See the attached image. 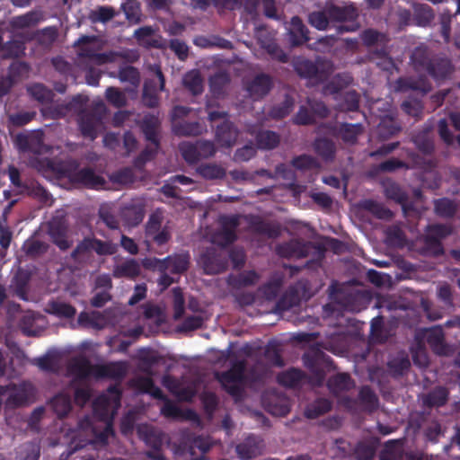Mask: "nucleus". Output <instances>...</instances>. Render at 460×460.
<instances>
[{"label":"nucleus","mask_w":460,"mask_h":460,"mask_svg":"<svg viewBox=\"0 0 460 460\" xmlns=\"http://www.w3.org/2000/svg\"><path fill=\"white\" fill-rule=\"evenodd\" d=\"M155 30L151 26H143L134 31V38L140 46L150 48L157 47V40H154L152 36Z\"/></svg>","instance_id":"obj_48"},{"label":"nucleus","mask_w":460,"mask_h":460,"mask_svg":"<svg viewBox=\"0 0 460 460\" xmlns=\"http://www.w3.org/2000/svg\"><path fill=\"white\" fill-rule=\"evenodd\" d=\"M45 312L60 319H72L76 314V309L69 303L59 300H49Z\"/></svg>","instance_id":"obj_24"},{"label":"nucleus","mask_w":460,"mask_h":460,"mask_svg":"<svg viewBox=\"0 0 460 460\" xmlns=\"http://www.w3.org/2000/svg\"><path fill=\"white\" fill-rule=\"evenodd\" d=\"M72 181L91 189H99L105 184L104 178L89 167L75 172L72 175Z\"/></svg>","instance_id":"obj_21"},{"label":"nucleus","mask_w":460,"mask_h":460,"mask_svg":"<svg viewBox=\"0 0 460 460\" xmlns=\"http://www.w3.org/2000/svg\"><path fill=\"white\" fill-rule=\"evenodd\" d=\"M238 226V219L234 217H226L222 221L221 230L215 234V242L222 246L226 247L232 244L237 239L235 229Z\"/></svg>","instance_id":"obj_16"},{"label":"nucleus","mask_w":460,"mask_h":460,"mask_svg":"<svg viewBox=\"0 0 460 460\" xmlns=\"http://www.w3.org/2000/svg\"><path fill=\"white\" fill-rule=\"evenodd\" d=\"M310 249L311 243L304 242L298 239H292L278 244L276 247V252L279 257L282 258L301 259L308 256Z\"/></svg>","instance_id":"obj_12"},{"label":"nucleus","mask_w":460,"mask_h":460,"mask_svg":"<svg viewBox=\"0 0 460 460\" xmlns=\"http://www.w3.org/2000/svg\"><path fill=\"white\" fill-rule=\"evenodd\" d=\"M327 386L333 394L347 392L355 386V382L348 373H338L327 381Z\"/></svg>","instance_id":"obj_29"},{"label":"nucleus","mask_w":460,"mask_h":460,"mask_svg":"<svg viewBox=\"0 0 460 460\" xmlns=\"http://www.w3.org/2000/svg\"><path fill=\"white\" fill-rule=\"evenodd\" d=\"M293 67L300 77L308 79L314 84H321L327 81L332 73L331 62L320 57L315 60L297 58L293 61Z\"/></svg>","instance_id":"obj_3"},{"label":"nucleus","mask_w":460,"mask_h":460,"mask_svg":"<svg viewBox=\"0 0 460 460\" xmlns=\"http://www.w3.org/2000/svg\"><path fill=\"white\" fill-rule=\"evenodd\" d=\"M256 142L261 149L271 150L279 146L280 137L275 131L261 130L256 136Z\"/></svg>","instance_id":"obj_41"},{"label":"nucleus","mask_w":460,"mask_h":460,"mask_svg":"<svg viewBox=\"0 0 460 460\" xmlns=\"http://www.w3.org/2000/svg\"><path fill=\"white\" fill-rule=\"evenodd\" d=\"M411 62L417 72H423L436 82L448 79L455 71L452 60L443 53H435L425 45L416 47Z\"/></svg>","instance_id":"obj_1"},{"label":"nucleus","mask_w":460,"mask_h":460,"mask_svg":"<svg viewBox=\"0 0 460 460\" xmlns=\"http://www.w3.org/2000/svg\"><path fill=\"white\" fill-rule=\"evenodd\" d=\"M331 19L327 13V6L324 5L323 10L314 11L308 15V22L311 26L319 31H324L329 27Z\"/></svg>","instance_id":"obj_50"},{"label":"nucleus","mask_w":460,"mask_h":460,"mask_svg":"<svg viewBox=\"0 0 460 460\" xmlns=\"http://www.w3.org/2000/svg\"><path fill=\"white\" fill-rule=\"evenodd\" d=\"M376 452V443L373 441H359L354 449L357 460H373Z\"/></svg>","instance_id":"obj_47"},{"label":"nucleus","mask_w":460,"mask_h":460,"mask_svg":"<svg viewBox=\"0 0 460 460\" xmlns=\"http://www.w3.org/2000/svg\"><path fill=\"white\" fill-rule=\"evenodd\" d=\"M49 405L58 418L63 419L72 409L71 397L63 393L58 394L50 400Z\"/></svg>","instance_id":"obj_31"},{"label":"nucleus","mask_w":460,"mask_h":460,"mask_svg":"<svg viewBox=\"0 0 460 460\" xmlns=\"http://www.w3.org/2000/svg\"><path fill=\"white\" fill-rule=\"evenodd\" d=\"M452 234V227L444 224L430 225L427 228V234L423 238L422 252L428 256L438 257L445 251L442 240Z\"/></svg>","instance_id":"obj_6"},{"label":"nucleus","mask_w":460,"mask_h":460,"mask_svg":"<svg viewBox=\"0 0 460 460\" xmlns=\"http://www.w3.org/2000/svg\"><path fill=\"white\" fill-rule=\"evenodd\" d=\"M261 48L267 51V53L271 57L272 59L278 60L281 63L288 62V56L275 42V40H261Z\"/></svg>","instance_id":"obj_52"},{"label":"nucleus","mask_w":460,"mask_h":460,"mask_svg":"<svg viewBox=\"0 0 460 460\" xmlns=\"http://www.w3.org/2000/svg\"><path fill=\"white\" fill-rule=\"evenodd\" d=\"M93 251L92 239L90 237L84 238L79 242L76 247L71 252V258L77 262H81L83 259Z\"/></svg>","instance_id":"obj_56"},{"label":"nucleus","mask_w":460,"mask_h":460,"mask_svg":"<svg viewBox=\"0 0 460 460\" xmlns=\"http://www.w3.org/2000/svg\"><path fill=\"white\" fill-rule=\"evenodd\" d=\"M30 393L25 385H0V406L13 410L22 406L29 400Z\"/></svg>","instance_id":"obj_9"},{"label":"nucleus","mask_w":460,"mask_h":460,"mask_svg":"<svg viewBox=\"0 0 460 460\" xmlns=\"http://www.w3.org/2000/svg\"><path fill=\"white\" fill-rule=\"evenodd\" d=\"M119 79L121 82H127L133 85H137L140 80L138 70L132 66L120 67L119 70Z\"/></svg>","instance_id":"obj_63"},{"label":"nucleus","mask_w":460,"mask_h":460,"mask_svg":"<svg viewBox=\"0 0 460 460\" xmlns=\"http://www.w3.org/2000/svg\"><path fill=\"white\" fill-rule=\"evenodd\" d=\"M204 126L199 121L179 120L172 122V132L179 137H198L204 131Z\"/></svg>","instance_id":"obj_26"},{"label":"nucleus","mask_w":460,"mask_h":460,"mask_svg":"<svg viewBox=\"0 0 460 460\" xmlns=\"http://www.w3.org/2000/svg\"><path fill=\"white\" fill-rule=\"evenodd\" d=\"M42 20V13L39 11H30L13 19L12 24L17 29H26L37 25Z\"/></svg>","instance_id":"obj_40"},{"label":"nucleus","mask_w":460,"mask_h":460,"mask_svg":"<svg viewBox=\"0 0 460 460\" xmlns=\"http://www.w3.org/2000/svg\"><path fill=\"white\" fill-rule=\"evenodd\" d=\"M359 39L365 47L368 49L376 48L373 51V55L376 58H386L388 57V43L390 39L386 33L373 28H367L359 33Z\"/></svg>","instance_id":"obj_8"},{"label":"nucleus","mask_w":460,"mask_h":460,"mask_svg":"<svg viewBox=\"0 0 460 460\" xmlns=\"http://www.w3.org/2000/svg\"><path fill=\"white\" fill-rule=\"evenodd\" d=\"M272 87V80L266 74L257 75L247 85L246 89L250 96L257 101L267 95Z\"/></svg>","instance_id":"obj_18"},{"label":"nucleus","mask_w":460,"mask_h":460,"mask_svg":"<svg viewBox=\"0 0 460 460\" xmlns=\"http://www.w3.org/2000/svg\"><path fill=\"white\" fill-rule=\"evenodd\" d=\"M88 98L81 94L74 96L70 101L56 104L53 112L58 118H64L71 114H76L79 118L83 112L88 110L85 108Z\"/></svg>","instance_id":"obj_14"},{"label":"nucleus","mask_w":460,"mask_h":460,"mask_svg":"<svg viewBox=\"0 0 460 460\" xmlns=\"http://www.w3.org/2000/svg\"><path fill=\"white\" fill-rule=\"evenodd\" d=\"M199 263L208 275L218 274L227 269V259L223 252L208 248L199 257Z\"/></svg>","instance_id":"obj_10"},{"label":"nucleus","mask_w":460,"mask_h":460,"mask_svg":"<svg viewBox=\"0 0 460 460\" xmlns=\"http://www.w3.org/2000/svg\"><path fill=\"white\" fill-rule=\"evenodd\" d=\"M327 13L331 22H355L358 17V9L352 4H334L327 2Z\"/></svg>","instance_id":"obj_15"},{"label":"nucleus","mask_w":460,"mask_h":460,"mask_svg":"<svg viewBox=\"0 0 460 460\" xmlns=\"http://www.w3.org/2000/svg\"><path fill=\"white\" fill-rule=\"evenodd\" d=\"M93 366L86 358H75L69 365V372L77 379L84 380L92 373Z\"/></svg>","instance_id":"obj_37"},{"label":"nucleus","mask_w":460,"mask_h":460,"mask_svg":"<svg viewBox=\"0 0 460 460\" xmlns=\"http://www.w3.org/2000/svg\"><path fill=\"white\" fill-rule=\"evenodd\" d=\"M115 16V11L111 6H98L96 9L92 10L89 18L96 22L105 23L111 21Z\"/></svg>","instance_id":"obj_54"},{"label":"nucleus","mask_w":460,"mask_h":460,"mask_svg":"<svg viewBox=\"0 0 460 460\" xmlns=\"http://www.w3.org/2000/svg\"><path fill=\"white\" fill-rule=\"evenodd\" d=\"M306 103L310 108L312 114H314V117H318L320 119L329 117L330 110L323 101L316 100L314 98H307Z\"/></svg>","instance_id":"obj_60"},{"label":"nucleus","mask_w":460,"mask_h":460,"mask_svg":"<svg viewBox=\"0 0 460 460\" xmlns=\"http://www.w3.org/2000/svg\"><path fill=\"white\" fill-rule=\"evenodd\" d=\"M160 148V141L149 143L135 159V164L137 167L144 166L147 162L155 158Z\"/></svg>","instance_id":"obj_51"},{"label":"nucleus","mask_w":460,"mask_h":460,"mask_svg":"<svg viewBox=\"0 0 460 460\" xmlns=\"http://www.w3.org/2000/svg\"><path fill=\"white\" fill-rule=\"evenodd\" d=\"M406 157L411 161V164L397 157H390L377 164H374L369 169V174L376 176L381 173H393L399 170L408 171L413 169L420 164V155L411 149L403 148Z\"/></svg>","instance_id":"obj_7"},{"label":"nucleus","mask_w":460,"mask_h":460,"mask_svg":"<svg viewBox=\"0 0 460 460\" xmlns=\"http://www.w3.org/2000/svg\"><path fill=\"white\" fill-rule=\"evenodd\" d=\"M172 292L173 296V317L175 320H179L185 312V299L181 288H173Z\"/></svg>","instance_id":"obj_57"},{"label":"nucleus","mask_w":460,"mask_h":460,"mask_svg":"<svg viewBox=\"0 0 460 460\" xmlns=\"http://www.w3.org/2000/svg\"><path fill=\"white\" fill-rule=\"evenodd\" d=\"M140 265L135 259H129L114 268L113 275L116 278L135 279L140 274Z\"/></svg>","instance_id":"obj_34"},{"label":"nucleus","mask_w":460,"mask_h":460,"mask_svg":"<svg viewBox=\"0 0 460 460\" xmlns=\"http://www.w3.org/2000/svg\"><path fill=\"white\" fill-rule=\"evenodd\" d=\"M401 107L406 114L417 119L421 117L424 109L422 102L417 99L405 100Z\"/></svg>","instance_id":"obj_61"},{"label":"nucleus","mask_w":460,"mask_h":460,"mask_svg":"<svg viewBox=\"0 0 460 460\" xmlns=\"http://www.w3.org/2000/svg\"><path fill=\"white\" fill-rule=\"evenodd\" d=\"M139 127L147 142L155 143V141H160L159 130L161 121L158 115L153 113L145 114Z\"/></svg>","instance_id":"obj_19"},{"label":"nucleus","mask_w":460,"mask_h":460,"mask_svg":"<svg viewBox=\"0 0 460 460\" xmlns=\"http://www.w3.org/2000/svg\"><path fill=\"white\" fill-rule=\"evenodd\" d=\"M294 104V99L290 95L286 94L281 103L273 106L270 110L269 116L274 119H282L291 112Z\"/></svg>","instance_id":"obj_46"},{"label":"nucleus","mask_w":460,"mask_h":460,"mask_svg":"<svg viewBox=\"0 0 460 460\" xmlns=\"http://www.w3.org/2000/svg\"><path fill=\"white\" fill-rule=\"evenodd\" d=\"M23 194L35 199L43 206L50 207L54 203V198L49 191L34 181H29V185L25 186Z\"/></svg>","instance_id":"obj_27"},{"label":"nucleus","mask_w":460,"mask_h":460,"mask_svg":"<svg viewBox=\"0 0 460 460\" xmlns=\"http://www.w3.org/2000/svg\"><path fill=\"white\" fill-rule=\"evenodd\" d=\"M323 127L328 129V132L334 137L341 138L344 143L354 145L358 141V136L363 133L364 128L360 123H347L341 124L326 123Z\"/></svg>","instance_id":"obj_11"},{"label":"nucleus","mask_w":460,"mask_h":460,"mask_svg":"<svg viewBox=\"0 0 460 460\" xmlns=\"http://www.w3.org/2000/svg\"><path fill=\"white\" fill-rule=\"evenodd\" d=\"M190 254L188 252L174 253L164 258L167 270L172 274H182L190 266Z\"/></svg>","instance_id":"obj_28"},{"label":"nucleus","mask_w":460,"mask_h":460,"mask_svg":"<svg viewBox=\"0 0 460 460\" xmlns=\"http://www.w3.org/2000/svg\"><path fill=\"white\" fill-rule=\"evenodd\" d=\"M331 409L332 403L329 400L325 398H319L307 405L305 410V416L307 419L314 420L327 413Z\"/></svg>","instance_id":"obj_39"},{"label":"nucleus","mask_w":460,"mask_h":460,"mask_svg":"<svg viewBox=\"0 0 460 460\" xmlns=\"http://www.w3.org/2000/svg\"><path fill=\"white\" fill-rule=\"evenodd\" d=\"M199 175L205 180H219L226 177L225 168L217 164H201L196 169Z\"/></svg>","instance_id":"obj_36"},{"label":"nucleus","mask_w":460,"mask_h":460,"mask_svg":"<svg viewBox=\"0 0 460 460\" xmlns=\"http://www.w3.org/2000/svg\"><path fill=\"white\" fill-rule=\"evenodd\" d=\"M358 402L364 411L372 413L378 409L379 399L369 385H363L358 394Z\"/></svg>","instance_id":"obj_25"},{"label":"nucleus","mask_w":460,"mask_h":460,"mask_svg":"<svg viewBox=\"0 0 460 460\" xmlns=\"http://www.w3.org/2000/svg\"><path fill=\"white\" fill-rule=\"evenodd\" d=\"M363 208L380 219L389 218L392 216L390 209L371 199L366 200L363 204Z\"/></svg>","instance_id":"obj_59"},{"label":"nucleus","mask_w":460,"mask_h":460,"mask_svg":"<svg viewBox=\"0 0 460 460\" xmlns=\"http://www.w3.org/2000/svg\"><path fill=\"white\" fill-rule=\"evenodd\" d=\"M139 437L151 449L146 452L147 458L152 460H165L162 451L163 440L151 427L145 426L138 429Z\"/></svg>","instance_id":"obj_13"},{"label":"nucleus","mask_w":460,"mask_h":460,"mask_svg":"<svg viewBox=\"0 0 460 460\" xmlns=\"http://www.w3.org/2000/svg\"><path fill=\"white\" fill-rule=\"evenodd\" d=\"M151 70L155 75V78H148L145 81L143 90L151 92L164 91L165 79L159 66H154Z\"/></svg>","instance_id":"obj_45"},{"label":"nucleus","mask_w":460,"mask_h":460,"mask_svg":"<svg viewBox=\"0 0 460 460\" xmlns=\"http://www.w3.org/2000/svg\"><path fill=\"white\" fill-rule=\"evenodd\" d=\"M238 131L233 122L225 119L216 129V140L222 147L233 146L237 139Z\"/></svg>","instance_id":"obj_20"},{"label":"nucleus","mask_w":460,"mask_h":460,"mask_svg":"<svg viewBox=\"0 0 460 460\" xmlns=\"http://www.w3.org/2000/svg\"><path fill=\"white\" fill-rule=\"evenodd\" d=\"M250 226L254 233L266 235L269 238H276L280 234L279 226L266 222L260 217L254 218L251 222Z\"/></svg>","instance_id":"obj_38"},{"label":"nucleus","mask_w":460,"mask_h":460,"mask_svg":"<svg viewBox=\"0 0 460 460\" xmlns=\"http://www.w3.org/2000/svg\"><path fill=\"white\" fill-rule=\"evenodd\" d=\"M387 367L394 376H402L409 370L411 362L407 355H401L391 359Z\"/></svg>","instance_id":"obj_49"},{"label":"nucleus","mask_w":460,"mask_h":460,"mask_svg":"<svg viewBox=\"0 0 460 460\" xmlns=\"http://www.w3.org/2000/svg\"><path fill=\"white\" fill-rule=\"evenodd\" d=\"M182 82L184 87L193 95H199L203 92V79L198 71L188 72Z\"/></svg>","instance_id":"obj_44"},{"label":"nucleus","mask_w":460,"mask_h":460,"mask_svg":"<svg viewBox=\"0 0 460 460\" xmlns=\"http://www.w3.org/2000/svg\"><path fill=\"white\" fill-rule=\"evenodd\" d=\"M359 94L356 91L352 90L346 92L343 94L341 108L348 111H356L359 108Z\"/></svg>","instance_id":"obj_62"},{"label":"nucleus","mask_w":460,"mask_h":460,"mask_svg":"<svg viewBox=\"0 0 460 460\" xmlns=\"http://www.w3.org/2000/svg\"><path fill=\"white\" fill-rule=\"evenodd\" d=\"M288 41L292 47H298L309 40V31L298 16L291 19Z\"/></svg>","instance_id":"obj_23"},{"label":"nucleus","mask_w":460,"mask_h":460,"mask_svg":"<svg viewBox=\"0 0 460 460\" xmlns=\"http://www.w3.org/2000/svg\"><path fill=\"white\" fill-rule=\"evenodd\" d=\"M384 188L385 197L400 204L405 213L411 209L412 206L409 202L407 192L404 191L398 183L389 181L384 184Z\"/></svg>","instance_id":"obj_22"},{"label":"nucleus","mask_w":460,"mask_h":460,"mask_svg":"<svg viewBox=\"0 0 460 460\" xmlns=\"http://www.w3.org/2000/svg\"><path fill=\"white\" fill-rule=\"evenodd\" d=\"M305 378V372L300 369L292 367L285 372L280 373L278 376L277 380L279 384L283 386L295 388L298 386Z\"/></svg>","instance_id":"obj_32"},{"label":"nucleus","mask_w":460,"mask_h":460,"mask_svg":"<svg viewBox=\"0 0 460 460\" xmlns=\"http://www.w3.org/2000/svg\"><path fill=\"white\" fill-rule=\"evenodd\" d=\"M29 94L42 104L49 103L53 101L54 93L43 84L36 83L28 86Z\"/></svg>","instance_id":"obj_42"},{"label":"nucleus","mask_w":460,"mask_h":460,"mask_svg":"<svg viewBox=\"0 0 460 460\" xmlns=\"http://www.w3.org/2000/svg\"><path fill=\"white\" fill-rule=\"evenodd\" d=\"M447 389L444 386H437L425 395L423 404L429 408L441 407L447 403Z\"/></svg>","instance_id":"obj_33"},{"label":"nucleus","mask_w":460,"mask_h":460,"mask_svg":"<svg viewBox=\"0 0 460 460\" xmlns=\"http://www.w3.org/2000/svg\"><path fill=\"white\" fill-rule=\"evenodd\" d=\"M436 215L443 218H453L457 211V204L448 198H440L434 200Z\"/></svg>","instance_id":"obj_35"},{"label":"nucleus","mask_w":460,"mask_h":460,"mask_svg":"<svg viewBox=\"0 0 460 460\" xmlns=\"http://www.w3.org/2000/svg\"><path fill=\"white\" fill-rule=\"evenodd\" d=\"M412 142L416 147L424 155H431L435 150L434 141L428 130L418 132L412 137Z\"/></svg>","instance_id":"obj_43"},{"label":"nucleus","mask_w":460,"mask_h":460,"mask_svg":"<svg viewBox=\"0 0 460 460\" xmlns=\"http://www.w3.org/2000/svg\"><path fill=\"white\" fill-rule=\"evenodd\" d=\"M291 164L300 171H307L319 167L317 160L312 155L305 154L294 157L291 161Z\"/></svg>","instance_id":"obj_55"},{"label":"nucleus","mask_w":460,"mask_h":460,"mask_svg":"<svg viewBox=\"0 0 460 460\" xmlns=\"http://www.w3.org/2000/svg\"><path fill=\"white\" fill-rule=\"evenodd\" d=\"M246 369L247 362L245 359H235L231 361L228 370L215 374V378L221 385L222 388L235 402H241L243 399V385L249 381Z\"/></svg>","instance_id":"obj_2"},{"label":"nucleus","mask_w":460,"mask_h":460,"mask_svg":"<svg viewBox=\"0 0 460 460\" xmlns=\"http://www.w3.org/2000/svg\"><path fill=\"white\" fill-rule=\"evenodd\" d=\"M180 151L183 159L190 164H196L199 161V147L196 144L181 143Z\"/></svg>","instance_id":"obj_58"},{"label":"nucleus","mask_w":460,"mask_h":460,"mask_svg":"<svg viewBox=\"0 0 460 460\" xmlns=\"http://www.w3.org/2000/svg\"><path fill=\"white\" fill-rule=\"evenodd\" d=\"M105 98L110 104L118 109L125 107L128 102L126 94L114 86L106 89Z\"/></svg>","instance_id":"obj_53"},{"label":"nucleus","mask_w":460,"mask_h":460,"mask_svg":"<svg viewBox=\"0 0 460 460\" xmlns=\"http://www.w3.org/2000/svg\"><path fill=\"white\" fill-rule=\"evenodd\" d=\"M238 457L242 460H250L261 454V440L255 435H249L235 447Z\"/></svg>","instance_id":"obj_17"},{"label":"nucleus","mask_w":460,"mask_h":460,"mask_svg":"<svg viewBox=\"0 0 460 460\" xmlns=\"http://www.w3.org/2000/svg\"><path fill=\"white\" fill-rule=\"evenodd\" d=\"M106 112L107 108L101 101L94 102L90 110L77 118L78 128L84 138L94 140L98 137Z\"/></svg>","instance_id":"obj_5"},{"label":"nucleus","mask_w":460,"mask_h":460,"mask_svg":"<svg viewBox=\"0 0 460 460\" xmlns=\"http://www.w3.org/2000/svg\"><path fill=\"white\" fill-rule=\"evenodd\" d=\"M163 223V216L159 212L152 213L148 218V221L146 226V239L150 238L156 233L160 232Z\"/></svg>","instance_id":"obj_64"},{"label":"nucleus","mask_w":460,"mask_h":460,"mask_svg":"<svg viewBox=\"0 0 460 460\" xmlns=\"http://www.w3.org/2000/svg\"><path fill=\"white\" fill-rule=\"evenodd\" d=\"M74 47L77 49V56L87 59L92 64L102 66L113 61V53H100L102 45L96 35H82L75 41Z\"/></svg>","instance_id":"obj_4"},{"label":"nucleus","mask_w":460,"mask_h":460,"mask_svg":"<svg viewBox=\"0 0 460 460\" xmlns=\"http://www.w3.org/2000/svg\"><path fill=\"white\" fill-rule=\"evenodd\" d=\"M315 153L325 162H332L336 155L335 143L327 137H318L314 142Z\"/></svg>","instance_id":"obj_30"}]
</instances>
